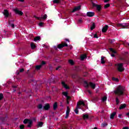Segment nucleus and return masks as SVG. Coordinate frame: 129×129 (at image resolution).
<instances>
[{
  "instance_id": "obj_1",
  "label": "nucleus",
  "mask_w": 129,
  "mask_h": 129,
  "mask_svg": "<svg viewBox=\"0 0 129 129\" xmlns=\"http://www.w3.org/2000/svg\"><path fill=\"white\" fill-rule=\"evenodd\" d=\"M81 105H83L84 107H86V105H85V102L83 101H80L77 103V107L76 109L75 110V112L76 114H78V109H81L82 107H81Z\"/></svg>"
},
{
  "instance_id": "obj_2",
  "label": "nucleus",
  "mask_w": 129,
  "mask_h": 129,
  "mask_svg": "<svg viewBox=\"0 0 129 129\" xmlns=\"http://www.w3.org/2000/svg\"><path fill=\"white\" fill-rule=\"evenodd\" d=\"M124 91V87L121 86H119L116 90L114 91V93L115 94H117L118 95H122Z\"/></svg>"
},
{
  "instance_id": "obj_3",
  "label": "nucleus",
  "mask_w": 129,
  "mask_h": 129,
  "mask_svg": "<svg viewBox=\"0 0 129 129\" xmlns=\"http://www.w3.org/2000/svg\"><path fill=\"white\" fill-rule=\"evenodd\" d=\"M115 66L119 72H122V71H124V68H123V63H116Z\"/></svg>"
},
{
  "instance_id": "obj_4",
  "label": "nucleus",
  "mask_w": 129,
  "mask_h": 129,
  "mask_svg": "<svg viewBox=\"0 0 129 129\" xmlns=\"http://www.w3.org/2000/svg\"><path fill=\"white\" fill-rule=\"evenodd\" d=\"M84 86H85V87L87 88L88 87V86H90V87H91V88H93V89H94V88H95V84L94 83H92L91 82L89 83L88 84V83H87V82L85 81L84 82Z\"/></svg>"
},
{
  "instance_id": "obj_5",
  "label": "nucleus",
  "mask_w": 129,
  "mask_h": 129,
  "mask_svg": "<svg viewBox=\"0 0 129 129\" xmlns=\"http://www.w3.org/2000/svg\"><path fill=\"white\" fill-rule=\"evenodd\" d=\"M24 123H28V127H31L32 126V123H33V121L32 120H29L28 119H25L24 121Z\"/></svg>"
},
{
  "instance_id": "obj_6",
  "label": "nucleus",
  "mask_w": 129,
  "mask_h": 129,
  "mask_svg": "<svg viewBox=\"0 0 129 129\" xmlns=\"http://www.w3.org/2000/svg\"><path fill=\"white\" fill-rule=\"evenodd\" d=\"M13 12L16 13L17 15H19V16H23V14H24L22 11L18 10V8L14 9Z\"/></svg>"
},
{
  "instance_id": "obj_7",
  "label": "nucleus",
  "mask_w": 129,
  "mask_h": 129,
  "mask_svg": "<svg viewBox=\"0 0 129 129\" xmlns=\"http://www.w3.org/2000/svg\"><path fill=\"white\" fill-rule=\"evenodd\" d=\"M4 16H5V18H8L10 16V13L7 10H5L3 12Z\"/></svg>"
},
{
  "instance_id": "obj_8",
  "label": "nucleus",
  "mask_w": 129,
  "mask_h": 129,
  "mask_svg": "<svg viewBox=\"0 0 129 129\" xmlns=\"http://www.w3.org/2000/svg\"><path fill=\"white\" fill-rule=\"evenodd\" d=\"M70 113V109L69 108V107L68 106L67 107V111H66V117H65L66 118H68Z\"/></svg>"
},
{
  "instance_id": "obj_9",
  "label": "nucleus",
  "mask_w": 129,
  "mask_h": 129,
  "mask_svg": "<svg viewBox=\"0 0 129 129\" xmlns=\"http://www.w3.org/2000/svg\"><path fill=\"white\" fill-rule=\"evenodd\" d=\"M83 118L84 120H87V119L89 118V115H88V114H83Z\"/></svg>"
},
{
  "instance_id": "obj_10",
  "label": "nucleus",
  "mask_w": 129,
  "mask_h": 129,
  "mask_svg": "<svg viewBox=\"0 0 129 129\" xmlns=\"http://www.w3.org/2000/svg\"><path fill=\"white\" fill-rule=\"evenodd\" d=\"M67 46H68V44H67L66 43H64L62 44H59L58 45V49H61V48H63V47H67Z\"/></svg>"
},
{
  "instance_id": "obj_11",
  "label": "nucleus",
  "mask_w": 129,
  "mask_h": 129,
  "mask_svg": "<svg viewBox=\"0 0 129 129\" xmlns=\"http://www.w3.org/2000/svg\"><path fill=\"white\" fill-rule=\"evenodd\" d=\"M95 13L94 12H89L87 13V17H92L94 16Z\"/></svg>"
},
{
  "instance_id": "obj_12",
  "label": "nucleus",
  "mask_w": 129,
  "mask_h": 129,
  "mask_svg": "<svg viewBox=\"0 0 129 129\" xmlns=\"http://www.w3.org/2000/svg\"><path fill=\"white\" fill-rule=\"evenodd\" d=\"M62 94H63V95H64V96H66L67 97V100H68V99H70V97L69 96H68V92H63Z\"/></svg>"
},
{
  "instance_id": "obj_13",
  "label": "nucleus",
  "mask_w": 129,
  "mask_h": 129,
  "mask_svg": "<svg viewBox=\"0 0 129 129\" xmlns=\"http://www.w3.org/2000/svg\"><path fill=\"white\" fill-rule=\"evenodd\" d=\"M81 9L80 6H78L75 8L72 11V13H75V12H77V11H79Z\"/></svg>"
},
{
  "instance_id": "obj_14",
  "label": "nucleus",
  "mask_w": 129,
  "mask_h": 129,
  "mask_svg": "<svg viewBox=\"0 0 129 129\" xmlns=\"http://www.w3.org/2000/svg\"><path fill=\"white\" fill-rule=\"evenodd\" d=\"M43 108H44L45 110H48L50 108V104L48 103L45 104L43 106Z\"/></svg>"
},
{
  "instance_id": "obj_15",
  "label": "nucleus",
  "mask_w": 129,
  "mask_h": 129,
  "mask_svg": "<svg viewBox=\"0 0 129 129\" xmlns=\"http://www.w3.org/2000/svg\"><path fill=\"white\" fill-rule=\"evenodd\" d=\"M107 29H108V26L105 25L104 27H103V28L102 29V32L103 33H105V32H106V31H107Z\"/></svg>"
},
{
  "instance_id": "obj_16",
  "label": "nucleus",
  "mask_w": 129,
  "mask_h": 129,
  "mask_svg": "<svg viewBox=\"0 0 129 129\" xmlns=\"http://www.w3.org/2000/svg\"><path fill=\"white\" fill-rule=\"evenodd\" d=\"M61 84H62L63 87L66 88V89H69V87L65 83V82H62Z\"/></svg>"
},
{
  "instance_id": "obj_17",
  "label": "nucleus",
  "mask_w": 129,
  "mask_h": 129,
  "mask_svg": "<svg viewBox=\"0 0 129 129\" xmlns=\"http://www.w3.org/2000/svg\"><path fill=\"white\" fill-rule=\"evenodd\" d=\"M37 19H38V20H42L43 19V20H46V19H47V15L45 14L42 17H36Z\"/></svg>"
},
{
  "instance_id": "obj_18",
  "label": "nucleus",
  "mask_w": 129,
  "mask_h": 129,
  "mask_svg": "<svg viewBox=\"0 0 129 129\" xmlns=\"http://www.w3.org/2000/svg\"><path fill=\"white\" fill-rule=\"evenodd\" d=\"M115 114H116V113L115 112H113L110 116V118L111 119H113L114 118V116H115Z\"/></svg>"
},
{
  "instance_id": "obj_19",
  "label": "nucleus",
  "mask_w": 129,
  "mask_h": 129,
  "mask_svg": "<svg viewBox=\"0 0 129 129\" xmlns=\"http://www.w3.org/2000/svg\"><path fill=\"white\" fill-rule=\"evenodd\" d=\"M126 107V105L125 104L120 105L119 109H123V108H125Z\"/></svg>"
},
{
  "instance_id": "obj_20",
  "label": "nucleus",
  "mask_w": 129,
  "mask_h": 129,
  "mask_svg": "<svg viewBox=\"0 0 129 129\" xmlns=\"http://www.w3.org/2000/svg\"><path fill=\"white\" fill-rule=\"evenodd\" d=\"M96 8L97 9V10L98 12H99L100 11V10H101V5H97V6H96Z\"/></svg>"
},
{
  "instance_id": "obj_21",
  "label": "nucleus",
  "mask_w": 129,
  "mask_h": 129,
  "mask_svg": "<svg viewBox=\"0 0 129 129\" xmlns=\"http://www.w3.org/2000/svg\"><path fill=\"white\" fill-rule=\"evenodd\" d=\"M85 58H86V54H82L81 55V60H82V61L84 60Z\"/></svg>"
},
{
  "instance_id": "obj_22",
  "label": "nucleus",
  "mask_w": 129,
  "mask_h": 129,
  "mask_svg": "<svg viewBox=\"0 0 129 129\" xmlns=\"http://www.w3.org/2000/svg\"><path fill=\"white\" fill-rule=\"evenodd\" d=\"M61 1L62 0H53V4H59V3H61Z\"/></svg>"
},
{
  "instance_id": "obj_23",
  "label": "nucleus",
  "mask_w": 129,
  "mask_h": 129,
  "mask_svg": "<svg viewBox=\"0 0 129 129\" xmlns=\"http://www.w3.org/2000/svg\"><path fill=\"white\" fill-rule=\"evenodd\" d=\"M40 39H41L40 36H37L34 38V41L35 42H37V41H40Z\"/></svg>"
},
{
  "instance_id": "obj_24",
  "label": "nucleus",
  "mask_w": 129,
  "mask_h": 129,
  "mask_svg": "<svg viewBox=\"0 0 129 129\" xmlns=\"http://www.w3.org/2000/svg\"><path fill=\"white\" fill-rule=\"evenodd\" d=\"M101 64H104L105 63V61H104V57H101Z\"/></svg>"
},
{
  "instance_id": "obj_25",
  "label": "nucleus",
  "mask_w": 129,
  "mask_h": 129,
  "mask_svg": "<svg viewBox=\"0 0 129 129\" xmlns=\"http://www.w3.org/2000/svg\"><path fill=\"white\" fill-rule=\"evenodd\" d=\"M57 107H58V105H57V103L55 102V103H54V104H53V109H54V110L57 109Z\"/></svg>"
},
{
  "instance_id": "obj_26",
  "label": "nucleus",
  "mask_w": 129,
  "mask_h": 129,
  "mask_svg": "<svg viewBox=\"0 0 129 129\" xmlns=\"http://www.w3.org/2000/svg\"><path fill=\"white\" fill-rule=\"evenodd\" d=\"M95 28V24L93 23L91 27V30L92 31V30H94Z\"/></svg>"
},
{
  "instance_id": "obj_27",
  "label": "nucleus",
  "mask_w": 129,
  "mask_h": 129,
  "mask_svg": "<svg viewBox=\"0 0 129 129\" xmlns=\"http://www.w3.org/2000/svg\"><path fill=\"white\" fill-rule=\"evenodd\" d=\"M92 4L93 7H96L97 6V5L96 4H97V1H95L94 2H92Z\"/></svg>"
},
{
  "instance_id": "obj_28",
  "label": "nucleus",
  "mask_w": 129,
  "mask_h": 129,
  "mask_svg": "<svg viewBox=\"0 0 129 129\" xmlns=\"http://www.w3.org/2000/svg\"><path fill=\"white\" fill-rule=\"evenodd\" d=\"M69 63L71 64V65H74V61L72 60V59H70L69 60Z\"/></svg>"
},
{
  "instance_id": "obj_29",
  "label": "nucleus",
  "mask_w": 129,
  "mask_h": 129,
  "mask_svg": "<svg viewBox=\"0 0 129 129\" xmlns=\"http://www.w3.org/2000/svg\"><path fill=\"white\" fill-rule=\"evenodd\" d=\"M38 126L39 127H42V126H43V123L42 122H39L38 124Z\"/></svg>"
},
{
  "instance_id": "obj_30",
  "label": "nucleus",
  "mask_w": 129,
  "mask_h": 129,
  "mask_svg": "<svg viewBox=\"0 0 129 129\" xmlns=\"http://www.w3.org/2000/svg\"><path fill=\"white\" fill-rule=\"evenodd\" d=\"M119 27H126V24L125 23H123V24H120L119 25Z\"/></svg>"
},
{
  "instance_id": "obj_31",
  "label": "nucleus",
  "mask_w": 129,
  "mask_h": 129,
  "mask_svg": "<svg viewBox=\"0 0 129 129\" xmlns=\"http://www.w3.org/2000/svg\"><path fill=\"white\" fill-rule=\"evenodd\" d=\"M106 99H107V97L106 96H104L102 98V101H106Z\"/></svg>"
},
{
  "instance_id": "obj_32",
  "label": "nucleus",
  "mask_w": 129,
  "mask_h": 129,
  "mask_svg": "<svg viewBox=\"0 0 129 129\" xmlns=\"http://www.w3.org/2000/svg\"><path fill=\"white\" fill-rule=\"evenodd\" d=\"M31 46L32 49H35V48H36V45L34 43H31Z\"/></svg>"
},
{
  "instance_id": "obj_33",
  "label": "nucleus",
  "mask_w": 129,
  "mask_h": 129,
  "mask_svg": "<svg viewBox=\"0 0 129 129\" xmlns=\"http://www.w3.org/2000/svg\"><path fill=\"white\" fill-rule=\"evenodd\" d=\"M41 67H42V64L39 66H36V69H37V70H39V69H40Z\"/></svg>"
},
{
  "instance_id": "obj_34",
  "label": "nucleus",
  "mask_w": 129,
  "mask_h": 129,
  "mask_svg": "<svg viewBox=\"0 0 129 129\" xmlns=\"http://www.w3.org/2000/svg\"><path fill=\"white\" fill-rule=\"evenodd\" d=\"M109 50L111 52H112V53H114V54L116 53V51H115V50H113V49L112 48H109Z\"/></svg>"
},
{
  "instance_id": "obj_35",
  "label": "nucleus",
  "mask_w": 129,
  "mask_h": 129,
  "mask_svg": "<svg viewBox=\"0 0 129 129\" xmlns=\"http://www.w3.org/2000/svg\"><path fill=\"white\" fill-rule=\"evenodd\" d=\"M112 80L113 81H116V82H118V79L115 78H112Z\"/></svg>"
},
{
  "instance_id": "obj_36",
  "label": "nucleus",
  "mask_w": 129,
  "mask_h": 129,
  "mask_svg": "<svg viewBox=\"0 0 129 129\" xmlns=\"http://www.w3.org/2000/svg\"><path fill=\"white\" fill-rule=\"evenodd\" d=\"M38 109H41V108H43V105L42 104H39L38 106Z\"/></svg>"
},
{
  "instance_id": "obj_37",
  "label": "nucleus",
  "mask_w": 129,
  "mask_h": 129,
  "mask_svg": "<svg viewBox=\"0 0 129 129\" xmlns=\"http://www.w3.org/2000/svg\"><path fill=\"white\" fill-rule=\"evenodd\" d=\"M110 5L109 4H106L105 6H104V8L105 9H107V8H109Z\"/></svg>"
},
{
  "instance_id": "obj_38",
  "label": "nucleus",
  "mask_w": 129,
  "mask_h": 129,
  "mask_svg": "<svg viewBox=\"0 0 129 129\" xmlns=\"http://www.w3.org/2000/svg\"><path fill=\"white\" fill-rule=\"evenodd\" d=\"M106 125H107V124L106 123H102L101 124V126H103V127L106 126Z\"/></svg>"
},
{
  "instance_id": "obj_39",
  "label": "nucleus",
  "mask_w": 129,
  "mask_h": 129,
  "mask_svg": "<svg viewBox=\"0 0 129 129\" xmlns=\"http://www.w3.org/2000/svg\"><path fill=\"white\" fill-rule=\"evenodd\" d=\"M94 38H95L96 39H98V36H97V34H94Z\"/></svg>"
},
{
  "instance_id": "obj_40",
  "label": "nucleus",
  "mask_w": 129,
  "mask_h": 129,
  "mask_svg": "<svg viewBox=\"0 0 129 129\" xmlns=\"http://www.w3.org/2000/svg\"><path fill=\"white\" fill-rule=\"evenodd\" d=\"M2 98H4V95L0 94V100H2Z\"/></svg>"
},
{
  "instance_id": "obj_41",
  "label": "nucleus",
  "mask_w": 129,
  "mask_h": 129,
  "mask_svg": "<svg viewBox=\"0 0 129 129\" xmlns=\"http://www.w3.org/2000/svg\"><path fill=\"white\" fill-rule=\"evenodd\" d=\"M116 104H118V103H119V101L118 100V98H116Z\"/></svg>"
},
{
  "instance_id": "obj_42",
  "label": "nucleus",
  "mask_w": 129,
  "mask_h": 129,
  "mask_svg": "<svg viewBox=\"0 0 129 129\" xmlns=\"http://www.w3.org/2000/svg\"><path fill=\"white\" fill-rule=\"evenodd\" d=\"M44 24V23H42V22H40L39 24V27H43V25Z\"/></svg>"
},
{
  "instance_id": "obj_43",
  "label": "nucleus",
  "mask_w": 129,
  "mask_h": 129,
  "mask_svg": "<svg viewBox=\"0 0 129 129\" xmlns=\"http://www.w3.org/2000/svg\"><path fill=\"white\" fill-rule=\"evenodd\" d=\"M20 128L23 129V128H24V125H21L20 126Z\"/></svg>"
},
{
  "instance_id": "obj_44",
  "label": "nucleus",
  "mask_w": 129,
  "mask_h": 129,
  "mask_svg": "<svg viewBox=\"0 0 129 129\" xmlns=\"http://www.w3.org/2000/svg\"><path fill=\"white\" fill-rule=\"evenodd\" d=\"M11 27H12V28H15V25L14 24H11Z\"/></svg>"
},
{
  "instance_id": "obj_45",
  "label": "nucleus",
  "mask_w": 129,
  "mask_h": 129,
  "mask_svg": "<svg viewBox=\"0 0 129 129\" xmlns=\"http://www.w3.org/2000/svg\"><path fill=\"white\" fill-rule=\"evenodd\" d=\"M45 64H46V62L45 61H42L41 62V65H45Z\"/></svg>"
},
{
  "instance_id": "obj_46",
  "label": "nucleus",
  "mask_w": 129,
  "mask_h": 129,
  "mask_svg": "<svg viewBox=\"0 0 129 129\" xmlns=\"http://www.w3.org/2000/svg\"><path fill=\"white\" fill-rule=\"evenodd\" d=\"M24 69H21L20 70V72H24Z\"/></svg>"
},
{
  "instance_id": "obj_47",
  "label": "nucleus",
  "mask_w": 129,
  "mask_h": 129,
  "mask_svg": "<svg viewBox=\"0 0 129 129\" xmlns=\"http://www.w3.org/2000/svg\"><path fill=\"white\" fill-rule=\"evenodd\" d=\"M60 68H61V67L58 66L57 68H56V70H59Z\"/></svg>"
},
{
  "instance_id": "obj_48",
  "label": "nucleus",
  "mask_w": 129,
  "mask_h": 129,
  "mask_svg": "<svg viewBox=\"0 0 129 129\" xmlns=\"http://www.w3.org/2000/svg\"><path fill=\"white\" fill-rule=\"evenodd\" d=\"M109 0H104V3H107Z\"/></svg>"
},
{
  "instance_id": "obj_49",
  "label": "nucleus",
  "mask_w": 129,
  "mask_h": 129,
  "mask_svg": "<svg viewBox=\"0 0 129 129\" xmlns=\"http://www.w3.org/2000/svg\"><path fill=\"white\" fill-rule=\"evenodd\" d=\"M118 117H119V118H121V114H119Z\"/></svg>"
},
{
  "instance_id": "obj_50",
  "label": "nucleus",
  "mask_w": 129,
  "mask_h": 129,
  "mask_svg": "<svg viewBox=\"0 0 129 129\" xmlns=\"http://www.w3.org/2000/svg\"><path fill=\"white\" fill-rule=\"evenodd\" d=\"M18 2H21L23 3L24 2V0H18Z\"/></svg>"
},
{
  "instance_id": "obj_51",
  "label": "nucleus",
  "mask_w": 129,
  "mask_h": 129,
  "mask_svg": "<svg viewBox=\"0 0 129 129\" xmlns=\"http://www.w3.org/2000/svg\"><path fill=\"white\" fill-rule=\"evenodd\" d=\"M111 57H114V54H111Z\"/></svg>"
},
{
  "instance_id": "obj_52",
  "label": "nucleus",
  "mask_w": 129,
  "mask_h": 129,
  "mask_svg": "<svg viewBox=\"0 0 129 129\" xmlns=\"http://www.w3.org/2000/svg\"><path fill=\"white\" fill-rule=\"evenodd\" d=\"M81 22H82V20H79V23H81Z\"/></svg>"
},
{
  "instance_id": "obj_53",
  "label": "nucleus",
  "mask_w": 129,
  "mask_h": 129,
  "mask_svg": "<svg viewBox=\"0 0 129 129\" xmlns=\"http://www.w3.org/2000/svg\"><path fill=\"white\" fill-rule=\"evenodd\" d=\"M54 48L55 49V50H57L58 49L56 46H54Z\"/></svg>"
},
{
  "instance_id": "obj_54",
  "label": "nucleus",
  "mask_w": 129,
  "mask_h": 129,
  "mask_svg": "<svg viewBox=\"0 0 129 129\" xmlns=\"http://www.w3.org/2000/svg\"><path fill=\"white\" fill-rule=\"evenodd\" d=\"M126 115H127L128 116H129V113H127L126 114Z\"/></svg>"
},
{
  "instance_id": "obj_55",
  "label": "nucleus",
  "mask_w": 129,
  "mask_h": 129,
  "mask_svg": "<svg viewBox=\"0 0 129 129\" xmlns=\"http://www.w3.org/2000/svg\"><path fill=\"white\" fill-rule=\"evenodd\" d=\"M16 74H17V75H19V74H20V73H19V72H17L16 73Z\"/></svg>"
},
{
  "instance_id": "obj_56",
  "label": "nucleus",
  "mask_w": 129,
  "mask_h": 129,
  "mask_svg": "<svg viewBox=\"0 0 129 129\" xmlns=\"http://www.w3.org/2000/svg\"><path fill=\"white\" fill-rule=\"evenodd\" d=\"M66 41H67L68 42H69V39H66Z\"/></svg>"
},
{
  "instance_id": "obj_57",
  "label": "nucleus",
  "mask_w": 129,
  "mask_h": 129,
  "mask_svg": "<svg viewBox=\"0 0 129 129\" xmlns=\"http://www.w3.org/2000/svg\"><path fill=\"white\" fill-rule=\"evenodd\" d=\"M88 92H89V93H90V94H91V92H90V91H88Z\"/></svg>"
},
{
  "instance_id": "obj_58",
  "label": "nucleus",
  "mask_w": 129,
  "mask_h": 129,
  "mask_svg": "<svg viewBox=\"0 0 129 129\" xmlns=\"http://www.w3.org/2000/svg\"><path fill=\"white\" fill-rule=\"evenodd\" d=\"M13 87L14 88H16V87H17L16 86H13Z\"/></svg>"
},
{
  "instance_id": "obj_59",
  "label": "nucleus",
  "mask_w": 129,
  "mask_h": 129,
  "mask_svg": "<svg viewBox=\"0 0 129 129\" xmlns=\"http://www.w3.org/2000/svg\"><path fill=\"white\" fill-rule=\"evenodd\" d=\"M93 129H97V128H96V127H95V128H94Z\"/></svg>"
},
{
  "instance_id": "obj_60",
  "label": "nucleus",
  "mask_w": 129,
  "mask_h": 129,
  "mask_svg": "<svg viewBox=\"0 0 129 129\" xmlns=\"http://www.w3.org/2000/svg\"><path fill=\"white\" fill-rule=\"evenodd\" d=\"M67 102H68V104H69V102L68 101H67Z\"/></svg>"
},
{
  "instance_id": "obj_61",
  "label": "nucleus",
  "mask_w": 129,
  "mask_h": 129,
  "mask_svg": "<svg viewBox=\"0 0 129 129\" xmlns=\"http://www.w3.org/2000/svg\"><path fill=\"white\" fill-rule=\"evenodd\" d=\"M112 42H113V41H111L110 42V43H112Z\"/></svg>"
},
{
  "instance_id": "obj_62",
  "label": "nucleus",
  "mask_w": 129,
  "mask_h": 129,
  "mask_svg": "<svg viewBox=\"0 0 129 129\" xmlns=\"http://www.w3.org/2000/svg\"><path fill=\"white\" fill-rule=\"evenodd\" d=\"M85 110H83V111H84Z\"/></svg>"
}]
</instances>
